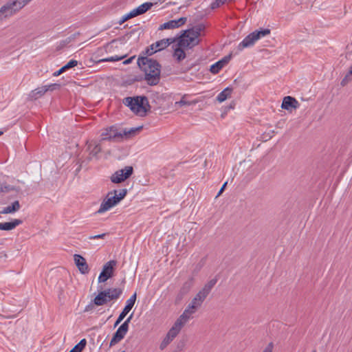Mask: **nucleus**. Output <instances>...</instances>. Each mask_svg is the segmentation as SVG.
Here are the masks:
<instances>
[{"label": "nucleus", "mask_w": 352, "mask_h": 352, "mask_svg": "<svg viewBox=\"0 0 352 352\" xmlns=\"http://www.w3.org/2000/svg\"><path fill=\"white\" fill-rule=\"evenodd\" d=\"M138 65L144 73V79L149 85H157L160 80L161 67L155 60L147 57H139Z\"/></svg>", "instance_id": "1"}, {"label": "nucleus", "mask_w": 352, "mask_h": 352, "mask_svg": "<svg viewBox=\"0 0 352 352\" xmlns=\"http://www.w3.org/2000/svg\"><path fill=\"white\" fill-rule=\"evenodd\" d=\"M142 127L121 129L116 126L106 129L101 134L104 140L120 141L133 136Z\"/></svg>", "instance_id": "2"}, {"label": "nucleus", "mask_w": 352, "mask_h": 352, "mask_svg": "<svg viewBox=\"0 0 352 352\" xmlns=\"http://www.w3.org/2000/svg\"><path fill=\"white\" fill-rule=\"evenodd\" d=\"M204 26L197 25L191 29L185 30L178 38V45L183 48H192L199 43V36Z\"/></svg>", "instance_id": "3"}, {"label": "nucleus", "mask_w": 352, "mask_h": 352, "mask_svg": "<svg viewBox=\"0 0 352 352\" xmlns=\"http://www.w3.org/2000/svg\"><path fill=\"white\" fill-rule=\"evenodd\" d=\"M124 104L129 107L134 113L140 116H145L148 108V103L146 97H128L124 99Z\"/></svg>", "instance_id": "4"}, {"label": "nucleus", "mask_w": 352, "mask_h": 352, "mask_svg": "<svg viewBox=\"0 0 352 352\" xmlns=\"http://www.w3.org/2000/svg\"><path fill=\"white\" fill-rule=\"evenodd\" d=\"M270 34V30L269 29H261L259 30H255L249 34L243 39L241 42L239 43L237 49L239 51H242L245 48L252 47L256 41L263 37L268 36Z\"/></svg>", "instance_id": "5"}, {"label": "nucleus", "mask_w": 352, "mask_h": 352, "mask_svg": "<svg viewBox=\"0 0 352 352\" xmlns=\"http://www.w3.org/2000/svg\"><path fill=\"white\" fill-rule=\"evenodd\" d=\"M120 201L117 197V190H113V191L109 192L102 202L100 204L99 210L97 213L102 214L113 206L118 204Z\"/></svg>", "instance_id": "6"}, {"label": "nucleus", "mask_w": 352, "mask_h": 352, "mask_svg": "<svg viewBox=\"0 0 352 352\" xmlns=\"http://www.w3.org/2000/svg\"><path fill=\"white\" fill-rule=\"evenodd\" d=\"M153 5V4L150 2H146L140 5L138 7L133 9L129 12L123 15L120 19V24L124 23L125 21L131 18L135 17L138 15L145 13L146 11L151 8Z\"/></svg>", "instance_id": "7"}, {"label": "nucleus", "mask_w": 352, "mask_h": 352, "mask_svg": "<svg viewBox=\"0 0 352 352\" xmlns=\"http://www.w3.org/2000/svg\"><path fill=\"white\" fill-rule=\"evenodd\" d=\"M175 41V38H163L162 40L157 41L146 50L145 54L147 56H151L157 52L166 49Z\"/></svg>", "instance_id": "8"}, {"label": "nucleus", "mask_w": 352, "mask_h": 352, "mask_svg": "<svg viewBox=\"0 0 352 352\" xmlns=\"http://www.w3.org/2000/svg\"><path fill=\"white\" fill-rule=\"evenodd\" d=\"M116 265L117 261L116 260H111L106 263L98 276V283H104L112 278Z\"/></svg>", "instance_id": "9"}, {"label": "nucleus", "mask_w": 352, "mask_h": 352, "mask_svg": "<svg viewBox=\"0 0 352 352\" xmlns=\"http://www.w3.org/2000/svg\"><path fill=\"white\" fill-rule=\"evenodd\" d=\"M12 0H8L0 7V23L18 12Z\"/></svg>", "instance_id": "10"}, {"label": "nucleus", "mask_w": 352, "mask_h": 352, "mask_svg": "<svg viewBox=\"0 0 352 352\" xmlns=\"http://www.w3.org/2000/svg\"><path fill=\"white\" fill-rule=\"evenodd\" d=\"M126 174L122 175L120 170L116 171L111 177V181L114 184H120L129 178L133 173V166H125Z\"/></svg>", "instance_id": "11"}, {"label": "nucleus", "mask_w": 352, "mask_h": 352, "mask_svg": "<svg viewBox=\"0 0 352 352\" xmlns=\"http://www.w3.org/2000/svg\"><path fill=\"white\" fill-rule=\"evenodd\" d=\"M186 21V17H181L177 19L170 20L168 22L164 23L163 24L160 25L158 30H164L176 29L184 25Z\"/></svg>", "instance_id": "12"}, {"label": "nucleus", "mask_w": 352, "mask_h": 352, "mask_svg": "<svg viewBox=\"0 0 352 352\" xmlns=\"http://www.w3.org/2000/svg\"><path fill=\"white\" fill-rule=\"evenodd\" d=\"M128 330L129 327H126V324H122L118 327L117 331L113 334V337L110 341L109 346L111 347L120 342L124 338V336L126 334Z\"/></svg>", "instance_id": "13"}, {"label": "nucleus", "mask_w": 352, "mask_h": 352, "mask_svg": "<svg viewBox=\"0 0 352 352\" xmlns=\"http://www.w3.org/2000/svg\"><path fill=\"white\" fill-rule=\"evenodd\" d=\"M128 330L129 327H126V324H122L118 327L117 331L113 334V337L110 341L109 346L111 347L120 342L124 338V336L126 334Z\"/></svg>", "instance_id": "14"}, {"label": "nucleus", "mask_w": 352, "mask_h": 352, "mask_svg": "<svg viewBox=\"0 0 352 352\" xmlns=\"http://www.w3.org/2000/svg\"><path fill=\"white\" fill-rule=\"evenodd\" d=\"M128 330L129 327H126V324H122L118 327L117 331L113 334V337L110 341L109 346L111 347L120 342L124 338V336L126 334Z\"/></svg>", "instance_id": "15"}, {"label": "nucleus", "mask_w": 352, "mask_h": 352, "mask_svg": "<svg viewBox=\"0 0 352 352\" xmlns=\"http://www.w3.org/2000/svg\"><path fill=\"white\" fill-rule=\"evenodd\" d=\"M74 260L75 265L81 274H86L89 273V268L88 264L82 256L76 254L74 255Z\"/></svg>", "instance_id": "16"}, {"label": "nucleus", "mask_w": 352, "mask_h": 352, "mask_svg": "<svg viewBox=\"0 0 352 352\" xmlns=\"http://www.w3.org/2000/svg\"><path fill=\"white\" fill-rule=\"evenodd\" d=\"M100 289H102V287L100 286ZM109 290H101L99 291L98 295L92 300V302L96 306H102L111 301L109 300Z\"/></svg>", "instance_id": "17"}, {"label": "nucleus", "mask_w": 352, "mask_h": 352, "mask_svg": "<svg viewBox=\"0 0 352 352\" xmlns=\"http://www.w3.org/2000/svg\"><path fill=\"white\" fill-rule=\"evenodd\" d=\"M231 56H227L223 57L222 59L216 62L210 66V71L211 73L216 74H218L220 70L225 67L230 61Z\"/></svg>", "instance_id": "18"}, {"label": "nucleus", "mask_w": 352, "mask_h": 352, "mask_svg": "<svg viewBox=\"0 0 352 352\" xmlns=\"http://www.w3.org/2000/svg\"><path fill=\"white\" fill-rule=\"evenodd\" d=\"M52 85L42 86L32 90L29 94V98L32 100H36L43 96L50 89Z\"/></svg>", "instance_id": "19"}, {"label": "nucleus", "mask_w": 352, "mask_h": 352, "mask_svg": "<svg viewBox=\"0 0 352 352\" xmlns=\"http://www.w3.org/2000/svg\"><path fill=\"white\" fill-rule=\"evenodd\" d=\"M298 104V102L295 98L291 96H286L283 100L281 107L286 110H290L292 109H296Z\"/></svg>", "instance_id": "20"}, {"label": "nucleus", "mask_w": 352, "mask_h": 352, "mask_svg": "<svg viewBox=\"0 0 352 352\" xmlns=\"http://www.w3.org/2000/svg\"><path fill=\"white\" fill-rule=\"evenodd\" d=\"M22 223L23 221L18 219H15L10 222L0 223V230H12Z\"/></svg>", "instance_id": "21"}, {"label": "nucleus", "mask_w": 352, "mask_h": 352, "mask_svg": "<svg viewBox=\"0 0 352 352\" xmlns=\"http://www.w3.org/2000/svg\"><path fill=\"white\" fill-rule=\"evenodd\" d=\"M77 157L74 160L76 162V165L77 166L76 168V172H79L82 167L86 166L88 162L91 160V157L90 155H81L80 157H79L80 155H76Z\"/></svg>", "instance_id": "22"}, {"label": "nucleus", "mask_w": 352, "mask_h": 352, "mask_svg": "<svg viewBox=\"0 0 352 352\" xmlns=\"http://www.w3.org/2000/svg\"><path fill=\"white\" fill-rule=\"evenodd\" d=\"M136 298H137V294H136V292H135L130 297V298L126 300V305L120 314L126 316L127 314L129 313V311L132 309L133 307L134 306L135 301H136Z\"/></svg>", "instance_id": "23"}, {"label": "nucleus", "mask_w": 352, "mask_h": 352, "mask_svg": "<svg viewBox=\"0 0 352 352\" xmlns=\"http://www.w3.org/2000/svg\"><path fill=\"white\" fill-rule=\"evenodd\" d=\"M20 204L18 200L14 201L10 206H8L4 208L1 211H0V214H6L10 213H14L18 211L20 209Z\"/></svg>", "instance_id": "24"}, {"label": "nucleus", "mask_w": 352, "mask_h": 352, "mask_svg": "<svg viewBox=\"0 0 352 352\" xmlns=\"http://www.w3.org/2000/svg\"><path fill=\"white\" fill-rule=\"evenodd\" d=\"M232 92V89L230 87L225 88L221 92H220L217 97V100L219 102H224L226 99L230 97L231 94Z\"/></svg>", "instance_id": "25"}, {"label": "nucleus", "mask_w": 352, "mask_h": 352, "mask_svg": "<svg viewBox=\"0 0 352 352\" xmlns=\"http://www.w3.org/2000/svg\"><path fill=\"white\" fill-rule=\"evenodd\" d=\"M106 290H109L108 292L109 300H117L122 294V289L120 288H108Z\"/></svg>", "instance_id": "26"}, {"label": "nucleus", "mask_w": 352, "mask_h": 352, "mask_svg": "<svg viewBox=\"0 0 352 352\" xmlns=\"http://www.w3.org/2000/svg\"><path fill=\"white\" fill-rule=\"evenodd\" d=\"M194 285V278L190 277L182 285V287L180 288V291H182L183 293L188 294L189 292L190 291L191 288Z\"/></svg>", "instance_id": "27"}, {"label": "nucleus", "mask_w": 352, "mask_h": 352, "mask_svg": "<svg viewBox=\"0 0 352 352\" xmlns=\"http://www.w3.org/2000/svg\"><path fill=\"white\" fill-rule=\"evenodd\" d=\"M217 278L214 277V278L210 280L207 283H206L201 289L209 294L214 286L217 283Z\"/></svg>", "instance_id": "28"}, {"label": "nucleus", "mask_w": 352, "mask_h": 352, "mask_svg": "<svg viewBox=\"0 0 352 352\" xmlns=\"http://www.w3.org/2000/svg\"><path fill=\"white\" fill-rule=\"evenodd\" d=\"M182 48L183 47L178 45L174 50L173 56L179 61L184 59L186 57V54Z\"/></svg>", "instance_id": "29"}, {"label": "nucleus", "mask_w": 352, "mask_h": 352, "mask_svg": "<svg viewBox=\"0 0 352 352\" xmlns=\"http://www.w3.org/2000/svg\"><path fill=\"white\" fill-rule=\"evenodd\" d=\"M202 303H201L197 298L195 296L190 303L188 305L187 307H188L191 311H193L194 313L197 311V310L201 307Z\"/></svg>", "instance_id": "30"}, {"label": "nucleus", "mask_w": 352, "mask_h": 352, "mask_svg": "<svg viewBox=\"0 0 352 352\" xmlns=\"http://www.w3.org/2000/svg\"><path fill=\"white\" fill-rule=\"evenodd\" d=\"M206 257H204L202 258L199 263H197L195 266H194V268L192 271V274L193 275H197L199 272L200 270H201V268L204 267V265H205L206 263Z\"/></svg>", "instance_id": "31"}, {"label": "nucleus", "mask_w": 352, "mask_h": 352, "mask_svg": "<svg viewBox=\"0 0 352 352\" xmlns=\"http://www.w3.org/2000/svg\"><path fill=\"white\" fill-rule=\"evenodd\" d=\"M14 3V6H15L17 11L21 10L23 7H25L28 3L31 1V0H12Z\"/></svg>", "instance_id": "32"}, {"label": "nucleus", "mask_w": 352, "mask_h": 352, "mask_svg": "<svg viewBox=\"0 0 352 352\" xmlns=\"http://www.w3.org/2000/svg\"><path fill=\"white\" fill-rule=\"evenodd\" d=\"M193 314H195L193 311H191L188 307H186L183 314L179 318L186 323L190 318L191 315Z\"/></svg>", "instance_id": "33"}, {"label": "nucleus", "mask_w": 352, "mask_h": 352, "mask_svg": "<svg viewBox=\"0 0 352 352\" xmlns=\"http://www.w3.org/2000/svg\"><path fill=\"white\" fill-rule=\"evenodd\" d=\"M87 340L86 339L83 338L77 344H76L72 349L76 352H82L85 348Z\"/></svg>", "instance_id": "34"}, {"label": "nucleus", "mask_w": 352, "mask_h": 352, "mask_svg": "<svg viewBox=\"0 0 352 352\" xmlns=\"http://www.w3.org/2000/svg\"><path fill=\"white\" fill-rule=\"evenodd\" d=\"M186 341H187V339L186 337L181 339L177 342V347L173 352H182V350L184 349V348L186 346Z\"/></svg>", "instance_id": "35"}, {"label": "nucleus", "mask_w": 352, "mask_h": 352, "mask_svg": "<svg viewBox=\"0 0 352 352\" xmlns=\"http://www.w3.org/2000/svg\"><path fill=\"white\" fill-rule=\"evenodd\" d=\"M208 294L201 289L196 295L195 297L201 303H203Z\"/></svg>", "instance_id": "36"}, {"label": "nucleus", "mask_w": 352, "mask_h": 352, "mask_svg": "<svg viewBox=\"0 0 352 352\" xmlns=\"http://www.w3.org/2000/svg\"><path fill=\"white\" fill-rule=\"evenodd\" d=\"M186 95H184L179 101L175 102V105H178L179 107H183V106L190 105L192 104L196 103L195 102H190L188 101L186 99Z\"/></svg>", "instance_id": "37"}, {"label": "nucleus", "mask_w": 352, "mask_h": 352, "mask_svg": "<svg viewBox=\"0 0 352 352\" xmlns=\"http://www.w3.org/2000/svg\"><path fill=\"white\" fill-rule=\"evenodd\" d=\"M186 322L181 320L179 318L177 319V320L173 324V327L177 329L179 331H181L182 328L184 326Z\"/></svg>", "instance_id": "38"}, {"label": "nucleus", "mask_w": 352, "mask_h": 352, "mask_svg": "<svg viewBox=\"0 0 352 352\" xmlns=\"http://www.w3.org/2000/svg\"><path fill=\"white\" fill-rule=\"evenodd\" d=\"M179 333V331L177 329L172 327L168 331L166 336L173 340L178 335Z\"/></svg>", "instance_id": "39"}, {"label": "nucleus", "mask_w": 352, "mask_h": 352, "mask_svg": "<svg viewBox=\"0 0 352 352\" xmlns=\"http://www.w3.org/2000/svg\"><path fill=\"white\" fill-rule=\"evenodd\" d=\"M173 340L168 338V336H166L165 338L162 340L160 345V349L161 350L164 349L167 345L172 341Z\"/></svg>", "instance_id": "40"}, {"label": "nucleus", "mask_w": 352, "mask_h": 352, "mask_svg": "<svg viewBox=\"0 0 352 352\" xmlns=\"http://www.w3.org/2000/svg\"><path fill=\"white\" fill-rule=\"evenodd\" d=\"M124 58V56H111L104 59H102V62H113V61H118Z\"/></svg>", "instance_id": "41"}, {"label": "nucleus", "mask_w": 352, "mask_h": 352, "mask_svg": "<svg viewBox=\"0 0 352 352\" xmlns=\"http://www.w3.org/2000/svg\"><path fill=\"white\" fill-rule=\"evenodd\" d=\"M78 65V61L76 60H70L65 65L63 66V68L65 69H69L72 68Z\"/></svg>", "instance_id": "42"}, {"label": "nucleus", "mask_w": 352, "mask_h": 352, "mask_svg": "<svg viewBox=\"0 0 352 352\" xmlns=\"http://www.w3.org/2000/svg\"><path fill=\"white\" fill-rule=\"evenodd\" d=\"M186 295V294L179 290L175 298V303L179 304Z\"/></svg>", "instance_id": "43"}, {"label": "nucleus", "mask_w": 352, "mask_h": 352, "mask_svg": "<svg viewBox=\"0 0 352 352\" xmlns=\"http://www.w3.org/2000/svg\"><path fill=\"white\" fill-rule=\"evenodd\" d=\"M127 190L126 188H123L120 190V193L117 195V197L119 201H121L126 195Z\"/></svg>", "instance_id": "44"}, {"label": "nucleus", "mask_w": 352, "mask_h": 352, "mask_svg": "<svg viewBox=\"0 0 352 352\" xmlns=\"http://www.w3.org/2000/svg\"><path fill=\"white\" fill-rule=\"evenodd\" d=\"M109 233H102L97 235H92L89 236V239H104L105 236L108 235Z\"/></svg>", "instance_id": "45"}, {"label": "nucleus", "mask_w": 352, "mask_h": 352, "mask_svg": "<svg viewBox=\"0 0 352 352\" xmlns=\"http://www.w3.org/2000/svg\"><path fill=\"white\" fill-rule=\"evenodd\" d=\"M94 305H95L91 301V303H89L88 305L85 307L84 311L87 312L92 310L94 308Z\"/></svg>", "instance_id": "46"}, {"label": "nucleus", "mask_w": 352, "mask_h": 352, "mask_svg": "<svg viewBox=\"0 0 352 352\" xmlns=\"http://www.w3.org/2000/svg\"><path fill=\"white\" fill-rule=\"evenodd\" d=\"M133 313H131V315L126 318V320L122 324H126V327H129V323H130L131 319L133 318Z\"/></svg>", "instance_id": "47"}, {"label": "nucleus", "mask_w": 352, "mask_h": 352, "mask_svg": "<svg viewBox=\"0 0 352 352\" xmlns=\"http://www.w3.org/2000/svg\"><path fill=\"white\" fill-rule=\"evenodd\" d=\"M273 348V344L272 342H270L267 346L265 347V349L263 351V352H272Z\"/></svg>", "instance_id": "48"}, {"label": "nucleus", "mask_w": 352, "mask_h": 352, "mask_svg": "<svg viewBox=\"0 0 352 352\" xmlns=\"http://www.w3.org/2000/svg\"><path fill=\"white\" fill-rule=\"evenodd\" d=\"M227 184H228V182H226L223 184V186H221V189L219 190V192H218V194H217V197H219V195H221L223 193V192L224 191V190H225V188H226V186H227Z\"/></svg>", "instance_id": "49"}, {"label": "nucleus", "mask_w": 352, "mask_h": 352, "mask_svg": "<svg viewBox=\"0 0 352 352\" xmlns=\"http://www.w3.org/2000/svg\"><path fill=\"white\" fill-rule=\"evenodd\" d=\"M65 71V69L63 68V67H62L60 69H58V71L54 72V76H58L60 75L63 72H64Z\"/></svg>", "instance_id": "50"}, {"label": "nucleus", "mask_w": 352, "mask_h": 352, "mask_svg": "<svg viewBox=\"0 0 352 352\" xmlns=\"http://www.w3.org/2000/svg\"><path fill=\"white\" fill-rule=\"evenodd\" d=\"M352 75V65H351V67L350 68V69L349 70L348 73L346 74V76H345V78L343 80V81L346 79H350V76Z\"/></svg>", "instance_id": "51"}, {"label": "nucleus", "mask_w": 352, "mask_h": 352, "mask_svg": "<svg viewBox=\"0 0 352 352\" xmlns=\"http://www.w3.org/2000/svg\"><path fill=\"white\" fill-rule=\"evenodd\" d=\"M126 316L122 315V314H120L119 316L118 317L116 321L119 322V324L124 319Z\"/></svg>", "instance_id": "52"}, {"label": "nucleus", "mask_w": 352, "mask_h": 352, "mask_svg": "<svg viewBox=\"0 0 352 352\" xmlns=\"http://www.w3.org/2000/svg\"><path fill=\"white\" fill-rule=\"evenodd\" d=\"M133 58H134V56L131 57V58H128V59L125 60L123 62V63H124V65L129 64L130 63H131V61H132V60H133Z\"/></svg>", "instance_id": "53"}, {"label": "nucleus", "mask_w": 352, "mask_h": 352, "mask_svg": "<svg viewBox=\"0 0 352 352\" xmlns=\"http://www.w3.org/2000/svg\"><path fill=\"white\" fill-rule=\"evenodd\" d=\"M10 190V186H4V187H1V192H8Z\"/></svg>", "instance_id": "54"}, {"label": "nucleus", "mask_w": 352, "mask_h": 352, "mask_svg": "<svg viewBox=\"0 0 352 352\" xmlns=\"http://www.w3.org/2000/svg\"><path fill=\"white\" fill-rule=\"evenodd\" d=\"M100 151V148L96 147L95 150L91 151V154H98Z\"/></svg>", "instance_id": "55"}, {"label": "nucleus", "mask_w": 352, "mask_h": 352, "mask_svg": "<svg viewBox=\"0 0 352 352\" xmlns=\"http://www.w3.org/2000/svg\"><path fill=\"white\" fill-rule=\"evenodd\" d=\"M120 172L122 173V175H125L126 174V170H125V168H123V169H121L120 170Z\"/></svg>", "instance_id": "56"}, {"label": "nucleus", "mask_w": 352, "mask_h": 352, "mask_svg": "<svg viewBox=\"0 0 352 352\" xmlns=\"http://www.w3.org/2000/svg\"><path fill=\"white\" fill-rule=\"evenodd\" d=\"M118 324H119V322H118L117 321H116V322H115V324H114V327H116Z\"/></svg>", "instance_id": "57"}, {"label": "nucleus", "mask_w": 352, "mask_h": 352, "mask_svg": "<svg viewBox=\"0 0 352 352\" xmlns=\"http://www.w3.org/2000/svg\"><path fill=\"white\" fill-rule=\"evenodd\" d=\"M69 352H76V351H74L73 349H72Z\"/></svg>", "instance_id": "58"}, {"label": "nucleus", "mask_w": 352, "mask_h": 352, "mask_svg": "<svg viewBox=\"0 0 352 352\" xmlns=\"http://www.w3.org/2000/svg\"><path fill=\"white\" fill-rule=\"evenodd\" d=\"M2 134H3V132L0 131V135H1Z\"/></svg>", "instance_id": "59"}, {"label": "nucleus", "mask_w": 352, "mask_h": 352, "mask_svg": "<svg viewBox=\"0 0 352 352\" xmlns=\"http://www.w3.org/2000/svg\"><path fill=\"white\" fill-rule=\"evenodd\" d=\"M121 352H125V351H121Z\"/></svg>", "instance_id": "60"}]
</instances>
